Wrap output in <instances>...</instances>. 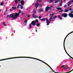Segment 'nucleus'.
I'll return each mask as SVG.
<instances>
[{
    "mask_svg": "<svg viewBox=\"0 0 73 73\" xmlns=\"http://www.w3.org/2000/svg\"><path fill=\"white\" fill-rule=\"evenodd\" d=\"M20 15L18 13H16L14 15H13V14H11L10 15H7V17L8 18V17H9V19H11V18H13L14 19H17V17L19 16Z\"/></svg>",
    "mask_w": 73,
    "mask_h": 73,
    "instance_id": "f257e3e1",
    "label": "nucleus"
},
{
    "mask_svg": "<svg viewBox=\"0 0 73 73\" xmlns=\"http://www.w3.org/2000/svg\"><path fill=\"white\" fill-rule=\"evenodd\" d=\"M45 21V20H46V23H47V25H49V23H50V22L48 19H46V18H43L42 19H39V21Z\"/></svg>",
    "mask_w": 73,
    "mask_h": 73,
    "instance_id": "f03ea898",
    "label": "nucleus"
},
{
    "mask_svg": "<svg viewBox=\"0 0 73 73\" xmlns=\"http://www.w3.org/2000/svg\"><path fill=\"white\" fill-rule=\"evenodd\" d=\"M31 25H32L33 26H35L36 25V23H35V21H32L31 23L30 24V28L31 29L32 28V26Z\"/></svg>",
    "mask_w": 73,
    "mask_h": 73,
    "instance_id": "7ed1b4c3",
    "label": "nucleus"
},
{
    "mask_svg": "<svg viewBox=\"0 0 73 73\" xmlns=\"http://www.w3.org/2000/svg\"><path fill=\"white\" fill-rule=\"evenodd\" d=\"M54 13L53 12L52 14H50V17L49 19V21L50 22H51V20L52 19V17L54 16Z\"/></svg>",
    "mask_w": 73,
    "mask_h": 73,
    "instance_id": "20e7f679",
    "label": "nucleus"
},
{
    "mask_svg": "<svg viewBox=\"0 0 73 73\" xmlns=\"http://www.w3.org/2000/svg\"><path fill=\"white\" fill-rule=\"evenodd\" d=\"M73 31L72 32H70V33H69L67 35V36L65 37V38L64 39V43H63V45H64V47L65 46V40H66V37H68V36H69V35H70V34L71 33H73Z\"/></svg>",
    "mask_w": 73,
    "mask_h": 73,
    "instance_id": "39448f33",
    "label": "nucleus"
},
{
    "mask_svg": "<svg viewBox=\"0 0 73 73\" xmlns=\"http://www.w3.org/2000/svg\"><path fill=\"white\" fill-rule=\"evenodd\" d=\"M62 16L63 17H66L68 16V14L66 13H64L62 15Z\"/></svg>",
    "mask_w": 73,
    "mask_h": 73,
    "instance_id": "423d86ee",
    "label": "nucleus"
},
{
    "mask_svg": "<svg viewBox=\"0 0 73 73\" xmlns=\"http://www.w3.org/2000/svg\"><path fill=\"white\" fill-rule=\"evenodd\" d=\"M50 8V7L49 6H47L46 7V10H45V12H48V11L49 10V9Z\"/></svg>",
    "mask_w": 73,
    "mask_h": 73,
    "instance_id": "0eeeda50",
    "label": "nucleus"
},
{
    "mask_svg": "<svg viewBox=\"0 0 73 73\" xmlns=\"http://www.w3.org/2000/svg\"><path fill=\"white\" fill-rule=\"evenodd\" d=\"M21 5L23 6L24 5V1L22 0L21 1Z\"/></svg>",
    "mask_w": 73,
    "mask_h": 73,
    "instance_id": "6e6552de",
    "label": "nucleus"
},
{
    "mask_svg": "<svg viewBox=\"0 0 73 73\" xmlns=\"http://www.w3.org/2000/svg\"><path fill=\"white\" fill-rule=\"evenodd\" d=\"M39 5V4L38 3H35V7L36 8V9H37V7H38V6Z\"/></svg>",
    "mask_w": 73,
    "mask_h": 73,
    "instance_id": "1a4fd4ad",
    "label": "nucleus"
},
{
    "mask_svg": "<svg viewBox=\"0 0 73 73\" xmlns=\"http://www.w3.org/2000/svg\"><path fill=\"white\" fill-rule=\"evenodd\" d=\"M68 15L70 17H72L73 18V14L72 13H69L68 14Z\"/></svg>",
    "mask_w": 73,
    "mask_h": 73,
    "instance_id": "9d476101",
    "label": "nucleus"
},
{
    "mask_svg": "<svg viewBox=\"0 0 73 73\" xmlns=\"http://www.w3.org/2000/svg\"><path fill=\"white\" fill-rule=\"evenodd\" d=\"M32 16L33 18H38V17L37 16H35V14H33L32 15Z\"/></svg>",
    "mask_w": 73,
    "mask_h": 73,
    "instance_id": "9b49d317",
    "label": "nucleus"
},
{
    "mask_svg": "<svg viewBox=\"0 0 73 73\" xmlns=\"http://www.w3.org/2000/svg\"><path fill=\"white\" fill-rule=\"evenodd\" d=\"M43 11H44V9H39L38 10V11L39 12H42Z\"/></svg>",
    "mask_w": 73,
    "mask_h": 73,
    "instance_id": "f8f14e48",
    "label": "nucleus"
},
{
    "mask_svg": "<svg viewBox=\"0 0 73 73\" xmlns=\"http://www.w3.org/2000/svg\"><path fill=\"white\" fill-rule=\"evenodd\" d=\"M38 1L39 3H41L42 2V0H37L36 1V3H38Z\"/></svg>",
    "mask_w": 73,
    "mask_h": 73,
    "instance_id": "ddd939ff",
    "label": "nucleus"
},
{
    "mask_svg": "<svg viewBox=\"0 0 73 73\" xmlns=\"http://www.w3.org/2000/svg\"><path fill=\"white\" fill-rule=\"evenodd\" d=\"M58 18H59L60 20H62V17L60 16V15H59L58 16Z\"/></svg>",
    "mask_w": 73,
    "mask_h": 73,
    "instance_id": "4468645a",
    "label": "nucleus"
},
{
    "mask_svg": "<svg viewBox=\"0 0 73 73\" xmlns=\"http://www.w3.org/2000/svg\"><path fill=\"white\" fill-rule=\"evenodd\" d=\"M64 49L65 50V51L66 52V53L67 54V55H68L69 54H68V52L66 51V50L65 49V46H64Z\"/></svg>",
    "mask_w": 73,
    "mask_h": 73,
    "instance_id": "2eb2a0df",
    "label": "nucleus"
},
{
    "mask_svg": "<svg viewBox=\"0 0 73 73\" xmlns=\"http://www.w3.org/2000/svg\"><path fill=\"white\" fill-rule=\"evenodd\" d=\"M52 70V71H53V72H54V73H61V72H55L54 71V70H53V69H52V68L51 69Z\"/></svg>",
    "mask_w": 73,
    "mask_h": 73,
    "instance_id": "dca6fc26",
    "label": "nucleus"
},
{
    "mask_svg": "<svg viewBox=\"0 0 73 73\" xmlns=\"http://www.w3.org/2000/svg\"><path fill=\"white\" fill-rule=\"evenodd\" d=\"M56 9L58 10H60V9H62V7H57Z\"/></svg>",
    "mask_w": 73,
    "mask_h": 73,
    "instance_id": "f3484780",
    "label": "nucleus"
},
{
    "mask_svg": "<svg viewBox=\"0 0 73 73\" xmlns=\"http://www.w3.org/2000/svg\"><path fill=\"white\" fill-rule=\"evenodd\" d=\"M32 58L33 59H35V60H38V61H40V60L38 59H37L36 58Z\"/></svg>",
    "mask_w": 73,
    "mask_h": 73,
    "instance_id": "a211bd4d",
    "label": "nucleus"
},
{
    "mask_svg": "<svg viewBox=\"0 0 73 73\" xmlns=\"http://www.w3.org/2000/svg\"><path fill=\"white\" fill-rule=\"evenodd\" d=\"M12 8V9L14 10L16 9L17 8L16 7H13Z\"/></svg>",
    "mask_w": 73,
    "mask_h": 73,
    "instance_id": "6ab92c4d",
    "label": "nucleus"
},
{
    "mask_svg": "<svg viewBox=\"0 0 73 73\" xmlns=\"http://www.w3.org/2000/svg\"><path fill=\"white\" fill-rule=\"evenodd\" d=\"M14 1L16 4H17L18 3V1H17V0H15Z\"/></svg>",
    "mask_w": 73,
    "mask_h": 73,
    "instance_id": "aec40b11",
    "label": "nucleus"
},
{
    "mask_svg": "<svg viewBox=\"0 0 73 73\" xmlns=\"http://www.w3.org/2000/svg\"><path fill=\"white\" fill-rule=\"evenodd\" d=\"M54 1V0H50L49 2H50L51 3H52Z\"/></svg>",
    "mask_w": 73,
    "mask_h": 73,
    "instance_id": "412c9836",
    "label": "nucleus"
},
{
    "mask_svg": "<svg viewBox=\"0 0 73 73\" xmlns=\"http://www.w3.org/2000/svg\"><path fill=\"white\" fill-rule=\"evenodd\" d=\"M62 1H61L60 3V4L59 5L60 6H61L62 5Z\"/></svg>",
    "mask_w": 73,
    "mask_h": 73,
    "instance_id": "4be33fe9",
    "label": "nucleus"
},
{
    "mask_svg": "<svg viewBox=\"0 0 73 73\" xmlns=\"http://www.w3.org/2000/svg\"><path fill=\"white\" fill-rule=\"evenodd\" d=\"M40 61H41V62H43V63H44V64H46V63L45 62L41 60H40Z\"/></svg>",
    "mask_w": 73,
    "mask_h": 73,
    "instance_id": "5701e85b",
    "label": "nucleus"
},
{
    "mask_svg": "<svg viewBox=\"0 0 73 73\" xmlns=\"http://www.w3.org/2000/svg\"><path fill=\"white\" fill-rule=\"evenodd\" d=\"M20 6H21V5H19L17 7V8H18V9H20Z\"/></svg>",
    "mask_w": 73,
    "mask_h": 73,
    "instance_id": "b1692460",
    "label": "nucleus"
},
{
    "mask_svg": "<svg viewBox=\"0 0 73 73\" xmlns=\"http://www.w3.org/2000/svg\"><path fill=\"white\" fill-rule=\"evenodd\" d=\"M69 11V10L68 9H66L65 11V12H68V11Z\"/></svg>",
    "mask_w": 73,
    "mask_h": 73,
    "instance_id": "393cba45",
    "label": "nucleus"
},
{
    "mask_svg": "<svg viewBox=\"0 0 73 73\" xmlns=\"http://www.w3.org/2000/svg\"><path fill=\"white\" fill-rule=\"evenodd\" d=\"M35 22H36V23H37L38 21V19H36L35 20Z\"/></svg>",
    "mask_w": 73,
    "mask_h": 73,
    "instance_id": "a878e982",
    "label": "nucleus"
},
{
    "mask_svg": "<svg viewBox=\"0 0 73 73\" xmlns=\"http://www.w3.org/2000/svg\"><path fill=\"white\" fill-rule=\"evenodd\" d=\"M39 25H40V24L37 23L36 24L37 27H39Z\"/></svg>",
    "mask_w": 73,
    "mask_h": 73,
    "instance_id": "bb28decb",
    "label": "nucleus"
},
{
    "mask_svg": "<svg viewBox=\"0 0 73 73\" xmlns=\"http://www.w3.org/2000/svg\"><path fill=\"white\" fill-rule=\"evenodd\" d=\"M57 3H58V1L56 0L55 1V4H56Z\"/></svg>",
    "mask_w": 73,
    "mask_h": 73,
    "instance_id": "cd10ccee",
    "label": "nucleus"
},
{
    "mask_svg": "<svg viewBox=\"0 0 73 73\" xmlns=\"http://www.w3.org/2000/svg\"><path fill=\"white\" fill-rule=\"evenodd\" d=\"M3 4H4V3L2 2L0 4V5H1V6H2L3 5Z\"/></svg>",
    "mask_w": 73,
    "mask_h": 73,
    "instance_id": "c85d7f7f",
    "label": "nucleus"
},
{
    "mask_svg": "<svg viewBox=\"0 0 73 73\" xmlns=\"http://www.w3.org/2000/svg\"><path fill=\"white\" fill-rule=\"evenodd\" d=\"M39 19H41L42 18V16H40L38 17Z\"/></svg>",
    "mask_w": 73,
    "mask_h": 73,
    "instance_id": "c756f323",
    "label": "nucleus"
},
{
    "mask_svg": "<svg viewBox=\"0 0 73 73\" xmlns=\"http://www.w3.org/2000/svg\"><path fill=\"white\" fill-rule=\"evenodd\" d=\"M36 10L34 11L33 12V13H36Z\"/></svg>",
    "mask_w": 73,
    "mask_h": 73,
    "instance_id": "7c9ffc66",
    "label": "nucleus"
},
{
    "mask_svg": "<svg viewBox=\"0 0 73 73\" xmlns=\"http://www.w3.org/2000/svg\"><path fill=\"white\" fill-rule=\"evenodd\" d=\"M46 65H47V66H48V67H49V68H50V66H49V65L48 64H47V63H46Z\"/></svg>",
    "mask_w": 73,
    "mask_h": 73,
    "instance_id": "2f4dec72",
    "label": "nucleus"
},
{
    "mask_svg": "<svg viewBox=\"0 0 73 73\" xmlns=\"http://www.w3.org/2000/svg\"><path fill=\"white\" fill-rule=\"evenodd\" d=\"M63 10H60V11H59V12H63Z\"/></svg>",
    "mask_w": 73,
    "mask_h": 73,
    "instance_id": "473e14b6",
    "label": "nucleus"
},
{
    "mask_svg": "<svg viewBox=\"0 0 73 73\" xmlns=\"http://www.w3.org/2000/svg\"><path fill=\"white\" fill-rule=\"evenodd\" d=\"M21 9H23V6H21Z\"/></svg>",
    "mask_w": 73,
    "mask_h": 73,
    "instance_id": "72a5a7b5",
    "label": "nucleus"
},
{
    "mask_svg": "<svg viewBox=\"0 0 73 73\" xmlns=\"http://www.w3.org/2000/svg\"><path fill=\"white\" fill-rule=\"evenodd\" d=\"M53 18H54V19H56V18H57V16H55L54 17H53Z\"/></svg>",
    "mask_w": 73,
    "mask_h": 73,
    "instance_id": "f704fd0d",
    "label": "nucleus"
},
{
    "mask_svg": "<svg viewBox=\"0 0 73 73\" xmlns=\"http://www.w3.org/2000/svg\"><path fill=\"white\" fill-rule=\"evenodd\" d=\"M7 11H8V9L7 8L6 9V10H5V12H7Z\"/></svg>",
    "mask_w": 73,
    "mask_h": 73,
    "instance_id": "c9c22d12",
    "label": "nucleus"
},
{
    "mask_svg": "<svg viewBox=\"0 0 73 73\" xmlns=\"http://www.w3.org/2000/svg\"><path fill=\"white\" fill-rule=\"evenodd\" d=\"M25 23H27V20H25Z\"/></svg>",
    "mask_w": 73,
    "mask_h": 73,
    "instance_id": "e433bc0d",
    "label": "nucleus"
},
{
    "mask_svg": "<svg viewBox=\"0 0 73 73\" xmlns=\"http://www.w3.org/2000/svg\"><path fill=\"white\" fill-rule=\"evenodd\" d=\"M69 10L70 11H73V10H72V9L70 8L69 9Z\"/></svg>",
    "mask_w": 73,
    "mask_h": 73,
    "instance_id": "4c0bfd02",
    "label": "nucleus"
},
{
    "mask_svg": "<svg viewBox=\"0 0 73 73\" xmlns=\"http://www.w3.org/2000/svg\"><path fill=\"white\" fill-rule=\"evenodd\" d=\"M68 56H69V57H70V58H72V57L71 56H70V55H69V54H68Z\"/></svg>",
    "mask_w": 73,
    "mask_h": 73,
    "instance_id": "58836bf2",
    "label": "nucleus"
},
{
    "mask_svg": "<svg viewBox=\"0 0 73 73\" xmlns=\"http://www.w3.org/2000/svg\"><path fill=\"white\" fill-rule=\"evenodd\" d=\"M19 13H21V10H20L19 11Z\"/></svg>",
    "mask_w": 73,
    "mask_h": 73,
    "instance_id": "ea45409f",
    "label": "nucleus"
},
{
    "mask_svg": "<svg viewBox=\"0 0 73 73\" xmlns=\"http://www.w3.org/2000/svg\"><path fill=\"white\" fill-rule=\"evenodd\" d=\"M66 5H65L64 6V7L66 8Z\"/></svg>",
    "mask_w": 73,
    "mask_h": 73,
    "instance_id": "a19ab883",
    "label": "nucleus"
},
{
    "mask_svg": "<svg viewBox=\"0 0 73 73\" xmlns=\"http://www.w3.org/2000/svg\"><path fill=\"white\" fill-rule=\"evenodd\" d=\"M62 67H65V65H62Z\"/></svg>",
    "mask_w": 73,
    "mask_h": 73,
    "instance_id": "79ce46f5",
    "label": "nucleus"
},
{
    "mask_svg": "<svg viewBox=\"0 0 73 73\" xmlns=\"http://www.w3.org/2000/svg\"><path fill=\"white\" fill-rule=\"evenodd\" d=\"M5 59H3V60H0V61H3V60H5Z\"/></svg>",
    "mask_w": 73,
    "mask_h": 73,
    "instance_id": "37998d69",
    "label": "nucleus"
},
{
    "mask_svg": "<svg viewBox=\"0 0 73 73\" xmlns=\"http://www.w3.org/2000/svg\"><path fill=\"white\" fill-rule=\"evenodd\" d=\"M67 69V67L64 68V69Z\"/></svg>",
    "mask_w": 73,
    "mask_h": 73,
    "instance_id": "c03bdc74",
    "label": "nucleus"
},
{
    "mask_svg": "<svg viewBox=\"0 0 73 73\" xmlns=\"http://www.w3.org/2000/svg\"><path fill=\"white\" fill-rule=\"evenodd\" d=\"M4 15H6V12H4Z\"/></svg>",
    "mask_w": 73,
    "mask_h": 73,
    "instance_id": "a18cd8bd",
    "label": "nucleus"
},
{
    "mask_svg": "<svg viewBox=\"0 0 73 73\" xmlns=\"http://www.w3.org/2000/svg\"><path fill=\"white\" fill-rule=\"evenodd\" d=\"M70 13H73V11H71L70 12Z\"/></svg>",
    "mask_w": 73,
    "mask_h": 73,
    "instance_id": "49530a36",
    "label": "nucleus"
},
{
    "mask_svg": "<svg viewBox=\"0 0 73 73\" xmlns=\"http://www.w3.org/2000/svg\"><path fill=\"white\" fill-rule=\"evenodd\" d=\"M27 16V17H30V15H28Z\"/></svg>",
    "mask_w": 73,
    "mask_h": 73,
    "instance_id": "de8ad7c7",
    "label": "nucleus"
},
{
    "mask_svg": "<svg viewBox=\"0 0 73 73\" xmlns=\"http://www.w3.org/2000/svg\"><path fill=\"white\" fill-rule=\"evenodd\" d=\"M3 25H4V26H6V24H3Z\"/></svg>",
    "mask_w": 73,
    "mask_h": 73,
    "instance_id": "09e8293b",
    "label": "nucleus"
},
{
    "mask_svg": "<svg viewBox=\"0 0 73 73\" xmlns=\"http://www.w3.org/2000/svg\"><path fill=\"white\" fill-rule=\"evenodd\" d=\"M55 20V18H53V21H54V20Z\"/></svg>",
    "mask_w": 73,
    "mask_h": 73,
    "instance_id": "8fccbe9b",
    "label": "nucleus"
},
{
    "mask_svg": "<svg viewBox=\"0 0 73 73\" xmlns=\"http://www.w3.org/2000/svg\"><path fill=\"white\" fill-rule=\"evenodd\" d=\"M3 24H5V22H3Z\"/></svg>",
    "mask_w": 73,
    "mask_h": 73,
    "instance_id": "3c124183",
    "label": "nucleus"
},
{
    "mask_svg": "<svg viewBox=\"0 0 73 73\" xmlns=\"http://www.w3.org/2000/svg\"><path fill=\"white\" fill-rule=\"evenodd\" d=\"M51 7H52V5L50 6V9H51Z\"/></svg>",
    "mask_w": 73,
    "mask_h": 73,
    "instance_id": "603ef678",
    "label": "nucleus"
},
{
    "mask_svg": "<svg viewBox=\"0 0 73 73\" xmlns=\"http://www.w3.org/2000/svg\"><path fill=\"white\" fill-rule=\"evenodd\" d=\"M70 5H69V4H68V7H69Z\"/></svg>",
    "mask_w": 73,
    "mask_h": 73,
    "instance_id": "864d4df0",
    "label": "nucleus"
},
{
    "mask_svg": "<svg viewBox=\"0 0 73 73\" xmlns=\"http://www.w3.org/2000/svg\"><path fill=\"white\" fill-rule=\"evenodd\" d=\"M35 31H36V32H37V29H36V30H35Z\"/></svg>",
    "mask_w": 73,
    "mask_h": 73,
    "instance_id": "5fc2aeb1",
    "label": "nucleus"
},
{
    "mask_svg": "<svg viewBox=\"0 0 73 73\" xmlns=\"http://www.w3.org/2000/svg\"><path fill=\"white\" fill-rule=\"evenodd\" d=\"M39 5H40V6H41L42 5H41V4H39Z\"/></svg>",
    "mask_w": 73,
    "mask_h": 73,
    "instance_id": "6e6d98bb",
    "label": "nucleus"
},
{
    "mask_svg": "<svg viewBox=\"0 0 73 73\" xmlns=\"http://www.w3.org/2000/svg\"><path fill=\"white\" fill-rule=\"evenodd\" d=\"M68 4H70V3L68 2Z\"/></svg>",
    "mask_w": 73,
    "mask_h": 73,
    "instance_id": "4d7b16f0",
    "label": "nucleus"
},
{
    "mask_svg": "<svg viewBox=\"0 0 73 73\" xmlns=\"http://www.w3.org/2000/svg\"><path fill=\"white\" fill-rule=\"evenodd\" d=\"M71 3H73V1H72L70 2Z\"/></svg>",
    "mask_w": 73,
    "mask_h": 73,
    "instance_id": "13d9d810",
    "label": "nucleus"
},
{
    "mask_svg": "<svg viewBox=\"0 0 73 73\" xmlns=\"http://www.w3.org/2000/svg\"><path fill=\"white\" fill-rule=\"evenodd\" d=\"M50 69H52V68H51V67H50Z\"/></svg>",
    "mask_w": 73,
    "mask_h": 73,
    "instance_id": "bf43d9fd",
    "label": "nucleus"
},
{
    "mask_svg": "<svg viewBox=\"0 0 73 73\" xmlns=\"http://www.w3.org/2000/svg\"><path fill=\"white\" fill-rule=\"evenodd\" d=\"M1 9L0 10V12H1Z\"/></svg>",
    "mask_w": 73,
    "mask_h": 73,
    "instance_id": "052dcab7",
    "label": "nucleus"
},
{
    "mask_svg": "<svg viewBox=\"0 0 73 73\" xmlns=\"http://www.w3.org/2000/svg\"><path fill=\"white\" fill-rule=\"evenodd\" d=\"M72 58V59L73 60V57H72V58Z\"/></svg>",
    "mask_w": 73,
    "mask_h": 73,
    "instance_id": "680f3d73",
    "label": "nucleus"
},
{
    "mask_svg": "<svg viewBox=\"0 0 73 73\" xmlns=\"http://www.w3.org/2000/svg\"><path fill=\"white\" fill-rule=\"evenodd\" d=\"M71 7H72V6H70L69 7V8H70Z\"/></svg>",
    "mask_w": 73,
    "mask_h": 73,
    "instance_id": "e2e57ef3",
    "label": "nucleus"
},
{
    "mask_svg": "<svg viewBox=\"0 0 73 73\" xmlns=\"http://www.w3.org/2000/svg\"><path fill=\"white\" fill-rule=\"evenodd\" d=\"M17 1L18 0V1H20L21 0H17Z\"/></svg>",
    "mask_w": 73,
    "mask_h": 73,
    "instance_id": "0e129e2a",
    "label": "nucleus"
},
{
    "mask_svg": "<svg viewBox=\"0 0 73 73\" xmlns=\"http://www.w3.org/2000/svg\"><path fill=\"white\" fill-rule=\"evenodd\" d=\"M69 7H68L67 8V9H69Z\"/></svg>",
    "mask_w": 73,
    "mask_h": 73,
    "instance_id": "69168bd1",
    "label": "nucleus"
},
{
    "mask_svg": "<svg viewBox=\"0 0 73 73\" xmlns=\"http://www.w3.org/2000/svg\"><path fill=\"white\" fill-rule=\"evenodd\" d=\"M58 68V66L57 67V68Z\"/></svg>",
    "mask_w": 73,
    "mask_h": 73,
    "instance_id": "338daca9",
    "label": "nucleus"
},
{
    "mask_svg": "<svg viewBox=\"0 0 73 73\" xmlns=\"http://www.w3.org/2000/svg\"><path fill=\"white\" fill-rule=\"evenodd\" d=\"M1 67V66L0 65V67Z\"/></svg>",
    "mask_w": 73,
    "mask_h": 73,
    "instance_id": "774afa93",
    "label": "nucleus"
}]
</instances>
